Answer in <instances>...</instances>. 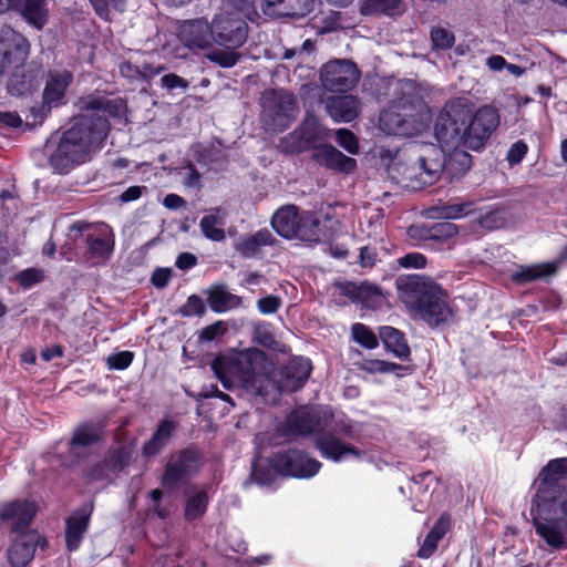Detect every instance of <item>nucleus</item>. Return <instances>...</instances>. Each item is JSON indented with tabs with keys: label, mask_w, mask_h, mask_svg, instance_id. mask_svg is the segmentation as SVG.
<instances>
[{
	"label": "nucleus",
	"mask_w": 567,
	"mask_h": 567,
	"mask_svg": "<svg viewBox=\"0 0 567 567\" xmlns=\"http://www.w3.org/2000/svg\"><path fill=\"white\" fill-rule=\"evenodd\" d=\"M212 370L226 389L231 386L230 377H234L247 393L275 399L281 392L301 389L310 377L312 365L310 360L296 357L280 370H275L265 352L248 349L230 361L215 359Z\"/></svg>",
	"instance_id": "f257e3e1"
},
{
	"label": "nucleus",
	"mask_w": 567,
	"mask_h": 567,
	"mask_svg": "<svg viewBox=\"0 0 567 567\" xmlns=\"http://www.w3.org/2000/svg\"><path fill=\"white\" fill-rule=\"evenodd\" d=\"M533 526L545 544L567 548V457L550 460L534 481Z\"/></svg>",
	"instance_id": "f03ea898"
},
{
	"label": "nucleus",
	"mask_w": 567,
	"mask_h": 567,
	"mask_svg": "<svg viewBox=\"0 0 567 567\" xmlns=\"http://www.w3.org/2000/svg\"><path fill=\"white\" fill-rule=\"evenodd\" d=\"M86 113L74 120L49 155L50 166L66 174L86 161L91 152L101 147L109 133V121L100 111L112 113L113 102L104 96H89L83 101Z\"/></svg>",
	"instance_id": "7ed1b4c3"
},
{
	"label": "nucleus",
	"mask_w": 567,
	"mask_h": 567,
	"mask_svg": "<svg viewBox=\"0 0 567 567\" xmlns=\"http://www.w3.org/2000/svg\"><path fill=\"white\" fill-rule=\"evenodd\" d=\"M498 111L489 105L474 114L466 102L453 100L440 112L434 127L435 138L446 150H482L499 126Z\"/></svg>",
	"instance_id": "20e7f679"
},
{
	"label": "nucleus",
	"mask_w": 567,
	"mask_h": 567,
	"mask_svg": "<svg viewBox=\"0 0 567 567\" xmlns=\"http://www.w3.org/2000/svg\"><path fill=\"white\" fill-rule=\"evenodd\" d=\"M427 107L413 83L400 84V96L391 101L379 118L380 128L389 135L412 137L427 126Z\"/></svg>",
	"instance_id": "39448f33"
},
{
	"label": "nucleus",
	"mask_w": 567,
	"mask_h": 567,
	"mask_svg": "<svg viewBox=\"0 0 567 567\" xmlns=\"http://www.w3.org/2000/svg\"><path fill=\"white\" fill-rule=\"evenodd\" d=\"M35 515V506L31 502H13L2 507L0 520H12L11 532L19 533L8 548V561L11 567H25L34 557L37 546L47 542L33 530H27Z\"/></svg>",
	"instance_id": "423d86ee"
},
{
	"label": "nucleus",
	"mask_w": 567,
	"mask_h": 567,
	"mask_svg": "<svg viewBox=\"0 0 567 567\" xmlns=\"http://www.w3.org/2000/svg\"><path fill=\"white\" fill-rule=\"evenodd\" d=\"M260 121L269 133L287 130L299 113L296 96L285 90L265 91L260 97Z\"/></svg>",
	"instance_id": "0eeeda50"
},
{
	"label": "nucleus",
	"mask_w": 567,
	"mask_h": 567,
	"mask_svg": "<svg viewBox=\"0 0 567 567\" xmlns=\"http://www.w3.org/2000/svg\"><path fill=\"white\" fill-rule=\"evenodd\" d=\"M199 452L186 447L174 454L167 462L162 475V486L174 492L186 485L188 480L198 472Z\"/></svg>",
	"instance_id": "6e6552de"
},
{
	"label": "nucleus",
	"mask_w": 567,
	"mask_h": 567,
	"mask_svg": "<svg viewBox=\"0 0 567 567\" xmlns=\"http://www.w3.org/2000/svg\"><path fill=\"white\" fill-rule=\"evenodd\" d=\"M212 40L219 47L240 48L248 37L247 22L235 12H221L212 21Z\"/></svg>",
	"instance_id": "1a4fd4ad"
},
{
	"label": "nucleus",
	"mask_w": 567,
	"mask_h": 567,
	"mask_svg": "<svg viewBox=\"0 0 567 567\" xmlns=\"http://www.w3.org/2000/svg\"><path fill=\"white\" fill-rule=\"evenodd\" d=\"M359 79L360 71L350 60H332L320 70L321 85L330 92H348L357 85Z\"/></svg>",
	"instance_id": "9d476101"
},
{
	"label": "nucleus",
	"mask_w": 567,
	"mask_h": 567,
	"mask_svg": "<svg viewBox=\"0 0 567 567\" xmlns=\"http://www.w3.org/2000/svg\"><path fill=\"white\" fill-rule=\"evenodd\" d=\"M271 465L277 474L298 478L312 477L321 467L319 461L299 450L277 452L271 457Z\"/></svg>",
	"instance_id": "9b49d317"
},
{
	"label": "nucleus",
	"mask_w": 567,
	"mask_h": 567,
	"mask_svg": "<svg viewBox=\"0 0 567 567\" xmlns=\"http://www.w3.org/2000/svg\"><path fill=\"white\" fill-rule=\"evenodd\" d=\"M395 285L401 301L415 310L432 293L439 292L440 288L432 279L420 275L400 276Z\"/></svg>",
	"instance_id": "f8f14e48"
},
{
	"label": "nucleus",
	"mask_w": 567,
	"mask_h": 567,
	"mask_svg": "<svg viewBox=\"0 0 567 567\" xmlns=\"http://www.w3.org/2000/svg\"><path fill=\"white\" fill-rule=\"evenodd\" d=\"M73 76L71 72L54 71L50 72L43 91V102L40 107H32L34 118L43 120L52 107L63 103L65 92L70 86Z\"/></svg>",
	"instance_id": "ddd939ff"
},
{
	"label": "nucleus",
	"mask_w": 567,
	"mask_h": 567,
	"mask_svg": "<svg viewBox=\"0 0 567 567\" xmlns=\"http://www.w3.org/2000/svg\"><path fill=\"white\" fill-rule=\"evenodd\" d=\"M326 426L320 413L313 409L301 408L291 412L285 423L287 435H309Z\"/></svg>",
	"instance_id": "4468645a"
},
{
	"label": "nucleus",
	"mask_w": 567,
	"mask_h": 567,
	"mask_svg": "<svg viewBox=\"0 0 567 567\" xmlns=\"http://www.w3.org/2000/svg\"><path fill=\"white\" fill-rule=\"evenodd\" d=\"M0 53L6 56L9 66H19L24 63L30 53L29 41L20 33L8 28L1 33Z\"/></svg>",
	"instance_id": "2eb2a0df"
},
{
	"label": "nucleus",
	"mask_w": 567,
	"mask_h": 567,
	"mask_svg": "<svg viewBox=\"0 0 567 567\" xmlns=\"http://www.w3.org/2000/svg\"><path fill=\"white\" fill-rule=\"evenodd\" d=\"M93 512V503L81 505L65 523V542L69 550L79 548L84 534L86 533Z\"/></svg>",
	"instance_id": "dca6fc26"
},
{
	"label": "nucleus",
	"mask_w": 567,
	"mask_h": 567,
	"mask_svg": "<svg viewBox=\"0 0 567 567\" xmlns=\"http://www.w3.org/2000/svg\"><path fill=\"white\" fill-rule=\"evenodd\" d=\"M416 311L424 321L434 327L449 322L453 317V311L446 302V295L441 287L439 292L432 293L416 308Z\"/></svg>",
	"instance_id": "f3484780"
},
{
	"label": "nucleus",
	"mask_w": 567,
	"mask_h": 567,
	"mask_svg": "<svg viewBox=\"0 0 567 567\" xmlns=\"http://www.w3.org/2000/svg\"><path fill=\"white\" fill-rule=\"evenodd\" d=\"M212 23L206 19L184 21L178 30L179 40L188 48L205 49L212 40Z\"/></svg>",
	"instance_id": "a211bd4d"
},
{
	"label": "nucleus",
	"mask_w": 567,
	"mask_h": 567,
	"mask_svg": "<svg viewBox=\"0 0 567 567\" xmlns=\"http://www.w3.org/2000/svg\"><path fill=\"white\" fill-rule=\"evenodd\" d=\"M315 445L323 457L339 462L347 455L361 456V452L351 444L341 441L334 432L326 431L315 437Z\"/></svg>",
	"instance_id": "6ab92c4d"
},
{
	"label": "nucleus",
	"mask_w": 567,
	"mask_h": 567,
	"mask_svg": "<svg viewBox=\"0 0 567 567\" xmlns=\"http://www.w3.org/2000/svg\"><path fill=\"white\" fill-rule=\"evenodd\" d=\"M361 103L354 95H332L327 97L324 109L337 123H348L358 117Z\"/></svg>",
	"instance_id": "aec40b11"
},
{
	"label": "nucleus",
	"mask_w": 567,
	"mask_h": 567,
	"mask_svg": "<svg viewBox=\"0 0 567 567\" xmlns=\"http://www.w3.org/2000/svg\"><path fill=\"white\" fill-rule=\"evenodd\" d=\"M313 0H267L262 12L269 17H305L313 10Z\"/></svg>",
	"instance_id": "412c9836"
},
{
	"label": "nucleus",
	"mask_w": 567,
	"mask_h": 567,
	"mask_svg": "<svg viewBox=\"0 0 567 567\" xmlns=\"http://www.w3.org/2000/svg\"><path fill=\"white\" fill-rule=\"evenodd\" d=\"M313 158L326 167L341 173H352L357 167V161L341 153L330 144L321 145L313 151Z\"/></svg>",
	"instance_id": "4be33fe9"
},
{
	"label": "nucleus",
	"mask_w": 567,
	"mask_h": 567,
	"mask_svg": "<svg viewBox=\"0 0 567 567\" xmlns=\"http://www.w3.org/2000/svg\"><path fill=\"white\" fill-rule=\"evenodd\" d=\"M419 168V176L422 186H430L437 182L444 169V161L441 154V150L435 147L426 148L424 154H421L416 158Z\"/></svg>",
	"instance_id": "5701e85b"
},
{
	"label": "nucleus",
	"mask_w": 567,
	"mask_h": 567,
	"mask_svg": "<svg viewBox=\"0 0 567 567\" xmlns=\"http://www.w3.org/2000/svg\"><path fill=\"white\" fill-rule=\"evenodd\" d=\"M419 168L416 159L410 162L398 159L389 165L388 174L394 183L403 188L419 190L423 188Z\"/></svg>",
	"instance_id": "b1692460"
},
{
	"label": "nucleus",
	"mask_w": 567,
	"mask_h": 567,
	"mask_svg": "<svg viewBox=\"0 0 567 567\" xmlns=\"http://www.w3.org/2000/svg\"><path fill=\"white\" fill-rule=\"evenodd\" d=\"M276 238L270 230L264 228L251 235L239 237L234 243V249L246 259L257 257L261 249L266 246H271Z\"/></svg>",
	"instance_id": "393cba45"
},
{
	"label": "nucleus",
	"mask_w": 567,
	"mask_h": 567,
	"mask_svg": "<svg viewBox=\"0 0 567 567\" xmlns=\"http://www.w3.org/2000/svg\"><path fill=\"white\" fill-rule=\"evenodd\" d=\"M44 76L41 66L30 69L24 73H13L8 82V91L13 96L31 94L39 89Z\"/></svg>",
	"instance_id": "a878e982"
},
{
	"label": "nucleus",
	"mask_w": 567,
	"mask_h": 567,
	"mask_svg": "<svg viewBox=\"0 0 567 567\" xmlns=\"http://www.w3.org/2000/svg\"><path fill=\"white\" fill-rule=\"evenodd\" d=\"M25 21L41 30L49 20L48 0H14V7Z\"/></svg>",
	"instance_id": "bb28decb"
},
{
	"label": "nucleus",
	"mask_w": 567,
	"mask_h": 567,
	"mask_svg": "<svg viewBox=\"0 0 567 567\" xmlns=\"http://www.w3.org/2000/svg\"><path fill=\"white\" fill-rule=\"evenodd\" d=\"M340 288L343 296L360 301L367 307H374L382 299L381 289L373 284L349 281L341 285Z\"/></svg>",
	"instance_id": "cd10ccee"
},
{
	"label": "nucleus",
	"mask_w": 567,
	"mask_h": 567,
	"mask_svg": "<svg viewBox=\"0 0 567 567\" xmlns=\"http://www.w3.org/2000/svg\"><path fill=\"white\" fill-rule=\"evenodd\" d=\"M301 214L295 205H287L279 208L271 218V226L278 235L292 239L296 237V226Z\"/></svg>",
	"instance_id": "c85d7f7f"
},
{
	"label": "nucleus",
	"mask_w": 567,
	"mask_h": 567,
	"mask_svg": "<svg viewBox=\"0 0 567 567\" xmlns=\"http://www.w3.org/2000/svg\"><path fill=\"white\" fill-rule=\"evenodd\" d=\"M175 429L176 424L174 421L163 420L151 439L143 445L142 455L145 457L157 455L166 446Z\"/></svg>",
	"instance_id": "c756f323"
},
{
	"label": "nucleus",
	"mask_w": 567,
	"mask_h": 567,
	"mask_svg": "<svg viewBox=\"0 0 567 567\" xmlns=\"http://www.w3.org/2000/svg\"><path fill=\"white\" fill-rule=\"evenodd\" d=\"M297 239L306 243H319L323 237L321 221L315 214L305 212L296 226Z\"/></svg>",
	"instance_id": "7c9ffc66"
},
{
	"label": "nucleus",
	"mask_w": 567,
	"mask_h": 567,
	"mask_svg": "<svg viewBox=\"0 0 567 567\" xmlns=\"http://www.w3.org/2000/svg\"><path fill=\"white\" fill-rule=\"evenodd\" d=\"M207 301L214 312H226L240 306V297L229 292L225 286H212L206 291Z\"/></svg>",
	"instance_id": "2f4dec72"
},
{
	"label": "nucleus",
	"mask_w": 567,
	"mask_h": 567,
	"mask_svg": "<svg viewBox=\"0 0 567 567\" xmlns=\"http://www.w3.org/2000/svg\"><path fill=\"white\" fill-rule=\"evenodd\" d=\"M379 336L386 350L391 351L399 359H405L410 355V348L401 331L393 327H381Z\"/></svg>",
	"instance_id": "473e14b6"
},
{
	"label": "nucleus",
	"mask_w": 567,
	"mask_h": 567,
	"mask_svg": "<svg viewBox=\"0 0 567 567\" xmlns=\"http://www.w3.org/2000/svg\"><path fill=\"white\" fill-rule=\"evenodd\" d=\"M360 4V11L364 16L386 14L393 17L405 11L403 0H361Z\"/></svg>",
	"instance_id": "72a5a7b5"
},
{
	"label": "nucleus",
	"mask_w": 567,
	"mask_h": 567,
	"mask_svg": "<svg viewBox=\"0 0 567 567\" xmlns=\"http://www.w3.org/2000/svg\"><path fill=\"white\" fill-rule=\"evenodd\" d=\"M101 426L92 423L79 425L69 443L70 451L76 452L78 447H87L96 443L101 437Z\"/></svg>",
	"instance_id": "f704fd0d"
},
{
	"label": "nucleus",
	"mask_w": 567,
	"mask_h": 567,
	"mask_svg": "<svg viewBox=\"0 0 567 567\" xmlns=\"http://www.w3.org/2000/svg\"><path fill=\"white\" fill-rule=\"evenodd\" d=\"M224 216L220 208H214L213 213L205 215L199 223L203 235L213 241H223L226 237L224 225Z\"/></svg>",
	"instance_id": "c9c22d12"
},
{
	"label": "nucleus",
	"mask_w": 567,
	"mask_h": 567,
	"mask_svg": "<svg viewBox=\"0 0 567 567\" xmlns=\"http://www.w3.org/2000/svg\"><path fill=\"white\" fill-rule=\"evenodd\" d=\"M192 494L186 501L184 516L188 522L197 520L206 513L208 506V494L206 491L190 489Z\"/></svg>",
	"instance_id": "e433bc0d"
},
{
	"label": "nucleus",
	"mask_w": 567,
	"mask_h": 567,
	"mask_svg": "<svg viewBox=\"0 0 567 567\" xmlns=\"http://www.w3.org/2000/svg\"><path fill=\"white\" fill-rule=\"evenodd\" d=\"M443 152H452V154L444 161V169L451 175H464L472 165L471 155L464 150H446L441 146V154Z\"/></svg>",
	"instance_id": "4c0bfd02"
},
{
	"label": "nucleus",
	"mask_w": 567,
	"mask_h": 567,
	"mask_svg": "<svg viewBox=\"0 0 567 567\" xmlns=\"http://www.w3.org/2000/svg\"><path fill=\"white\" fill-rule=\"evenodd\" d=\"M555 272V267L550 265H537L529 267H520L512 274L511 278L516 284H527L536 279Z\"/></svg>",
	"instance_id": "58836bf2"
},
{
	"label": "nucleus",
	"mask_w": 567,
	"mask_h": 567,
	"mask_svg": "<svg viewBox=\"0 0 567 567\" xmlns=\"http://www.w3.org/2000/svg\"><path fill=\"white\" fill-rule=\"evenodd\" d=\"M85 243L89 252L94 257L105 258L111 255L114 248V241L111 236L106 233L93 236L87 234L85 236Z\"/></svg>",
	"instance_id": "ea45409f"
},
{
	"label": "nucleus",
	"mask_w": 567,
	"mask_h": 567,
	"mask_svg": "<svg viewBox=\"0 0 567 567\" xmlns=\"http://www.w3.org/2000/svg\"><path fill=\"white\" fill-rule=\"evenodd\" d=\"M473 203L442 204L433 207L431 210L434 217L444 219H454L467 215L472 209Z\"/></svg>",
	"instance_id": "a19ab883"
},
{
	"label": "nucleus",
	"mask_w": 567,
	"mask_h": 567,
	"mask_svg": "<svg viewBox=\"0 0 567 567\" xmlns=\"http://www.w3.org/2000/svg\"><path fill=\"white\" fill-rule=\"evenodd\" d=\"M237 49L238 48L213 49L206 54V58L221 68H231L236 65L241 56L240 53L237 52Z\"/></svg>",
	"instance_id": "79ce46f5"
},
{
	"label": "nucleus",
	"mask_w": 567,
	"mask_h": 567,
	"mask_svg": "<svg viewBox=\"0 0 567 567\" xmlns=\"http://www.w3.org/2000/svg\"><path fill=\"white\" fill-rule=\"evenodd\" d=\"M276 473L277 472L271 465V461L268 465H264L259 460H257L252 463L250 477L245 482V485H248L250 481L261 486L270 485L276 477Z\"/></svg>",
	"instance_id": "37998d69"
},
{
	"label": "nucleus",
	"mask_w": 567,
	"mask_h": 567,
	"mask_svg": "<svg viewBox=\"0 0 567 567\" xmlns=\"http://www.w3.org/2000/svg\"><path fill=\"white\" fill-rule=\"evenodd\" d=\"M432 48L434 50H449L455 42L454 33L442 25H434L430 31Z\"/></svg>",
	"instance_id": "c03bdc74"
},
{
	"label": "nucleus",
	"mask_w": 567,
	"mask_h": 567,
	"mask_svg": "<svg viewBox=\"0 0 567 567\" xmlns=\"http://www.w3.org/2000/svg\"><path fill=\"white\" fill-rule=\"evenodd\" d=\"M352 337L355 342L368 349L378 347V338L367 326L362 323H354L351 329Z\"/></svg>",
	"instance_id": "a18cd8bd"
},
{
	"label": "nucleus",
	"mask_w": 567,
	"mask_h": 567,
	"mask_svg": "<svg viewBox=\"0 0 567 567\" xmlns=\"http://www.w3.org/2000/svg\"><path fill=\"white\" fill-rule=\"evenodd\" d=\"M458 233L455 224L450 221H441L431 226V240L445 241L454 237Z\"/></svg>",
	"instance_id": "49530a36"
},
{
	"label": "nucleus",
	"mask_w": 567,
	"mask_h": 567,
	"mask_svg": "<svg viewBox=\"0 0 567 567\" xmlns=\"http://www.w3.org/2000/svg\"><path fill=\"white\" fill-rule=\"evenodd\" d=\"M178 313L182 317H202L206 313V305L199 296L192 295L187 298L186 303L178 309Z\"/></svg>",
	"instance_id": "de8ad7c7"
},
{
	"label": "nucleus",
	"mask_w": 567,
	"mask_h": 567,
	"mask_svg": "<svg viewBox=\"0 0 567 567\" xmlns=\"http://www.w3.org/2000/svg\"><path fill=\"white\" fill-rule=\"evenodd\" d=\"M337 142L350 154L359 153V143L357 136L348 128H339L336 132Z\"/></svg>",
	"instance_id": "09e8293b"
},
{
	"label": "nucleus",
	"mask_w": 567,
	"mask_h": 567,
	"mask_svg": "<svg viewBox=\"0 0 567 567\" xmlns=\"http://www.w3.org/2000/svg\"><path fill=\"white\" fill-rule=\"evenodd\" d=\"M118 70L121 75L130 81H145L151 74L147 71H142L140 66L134 65L130 61L120 63Z\"/></svg>",
	"instance_id": "8fccbe9b"
},
{
	"label": "nucleus",
	"mask_w": 567,
	"mask_h": 567,
	"mask_svg": "<svg viewBox=\"0 0 567 567\" xmlns=\"http://www.w3.org/2000/svg\"><path fill=\"white\" fill-rule=\"evenodd\" d=\"M130 453L124 449H117L110 454L105 464L111 471L116 472L123 470L127 465Z\"/></svg>",
	"instance_id": "3c124183"
},
{
	"label": "nucleus",
	"mask_w": 567,
	"mask_h": 567,
	"mask_svg": "<svg viewBox=\"0 0 567 567\" xmlns=\"http://www.w3.org/2000/svg\"><path fill=\"white\" fill-rule=\"evenodd\" d=\"M134 353L131 351H122L107 357V367L112 370H124L133 361Z\"/></svg>",
	"instance_id": "603ef678"
},
{
	"label": "nucleus",
	"mask_w": 567,
	"mask_h": 567,
	"mask_svg": "<svg viewBox=\"0 0 567 567\" xmlns=\"http://www.w3.org/2000/svg\"><path fill=\"white\" fill-rule=\"evenodd\" d=\"M362 368L370 373H389L394 372L401 367L396 363L384 360H369L363 363Z\"/></svg>",
	"instance_id": "864d4df0"
},
{
	"label": "nucleus",
	"mask_w": 567,
	"mask_h": 567,
	"mask_svg": "<svg viewBox=\"0 0 567 567\" xmlns=\"http://www.w3.org/2000/svg\"><path fill=\"white\" fill-rule=\"evenodd\" d=\"M396 262L403 268L421 269L426 266V257L420 252H409L398 258Z\"/></svg>",
	"instance_id": "5fc2aeb1"
},
{
	"label": "nucleus",
	"mask_w": 567,
	"mask_h": 567,
	"mask_svg": "<svg viewBox=\"0 0 567 567\" xmlns=\"http://www.w3.org/2000/svg\"><path fill=\"white\" fill-rule=\"evenodd\" d=\"M255 339L266 348L271 350H281L279 342L275 339L267 327H257L255 330Z\"/></svg>",
	"instance_id": "6e6d98bb"
},
{
	"label": "nucleus",
	"mask_w": 567,
	"mask_h": 567,
	"mask_svg": "<svg viewBox=\"0 0 567 567\" xmlns=\"http://www.w3.org/2000/svg\"><path fill=\"white\" fill-rule=\"evenodd\" d=\"M17 279L23 288H30L43 279V272L35 268H29L19 272Z\"/></svg>",
	"instance_id": "4d7b16f0"
},
{
	"label": "nucleus",
	"mask_w": 567,
	"mask_h": 567,
	"mask_svg": "<svg viewBox=\"0 0 567 567\" xmlns=\"http://www.w3.org/2000/svg\"><path fill=\"white\" fill-rule=\"evenodd\" d=\"M527 150L525 142L517 141L509 147L506 158L511 165L519 164L526 155Z\"/></svg>",
	"instance_id": "13d9d810"
},
{
	"label": "nucleus",
	"mask_w": 567,
	"mask_h": 567,
	"mask_svg": "<svg viewBox=\"0 0 567 567\" xmlns=\"http://www.w3.org/2000/svg\"><path fill=\"white\" fill-rule=\"evenodd\" d=\"M301 133L307 142H312L319 133L318 120L312 115H308L302 123Z\"/></svg>",
	"instance_id": "bf43d9fd"
},
{
	"label": "nucleus",
	"mask_w": 567,
	"mask_h": 567,
	"mask_svg": "<svg viewBox=\"0 0 567 567\" xmlns=\"http://www.w3.org/2000/svg\"><path fill=\"white\" fill-rule=\"evenodd\" d=\"M226 327L223 321H217L213 324L205 327L200 333L199 339L203 341H213L218 336H223L226 332Z\"/></svg>",
	"instance_id": "052dcab7"
},
{
	"label": "nucleus",
	"mask_w": 567,
	"mask_h": 567,
	"mask_svg": "<svg viewBox=\"0 0 567 567\" xmlns=\"http://www.w3.org/2000/svg\"><path fill=\"white\" fill-rule=\"evenodd\" d=\"M161 82H162V85L169 91L175 90V89H181V90L185 91L188 87V82L184 78H182L175 73H169V74L164 75L161 79Z\"/></svg>",
	"instance_id": "680f3d73"
},
{
	"label": "nucleus",
	"mask_w": 567,
	"mask_h": 567,
	"mask_svg": "<svg viewBox=\"0 0 567 567\" xmlns=\"http://www.w3.org/2000/svg\"><path fill=\"white\" fill-rule=\"evenodd\" d=\"M281 305V300L276 296H267L258 300L257 306L261 313H275Z\"/></svg>",
	"instance_id": "e2e57ef3"
},
{
	"label": "nucleus",
	"mask_w": 567,
	"mask_h": 567,
	"mask_svg": "<svg viewBox=\"0 0 567 567\" xmlns=\"http://www.w3.org/2000/svg\"><path fill=\"white\" fill-rule=\"evenodd\" d=\"M125 0H90L96 14L103 19L109 17V3H113L114 8L120 9Z\"/></svg>",
	"instance_id": "0e129e2a"
},
{
	"label": "nucleus",
	"mask_w": 567,
	"mask_h": 567,
	"mask_svg": "<svg viewBox=\"0 0 567 567\" xmlns=\"http://www.w3.org/2000/svg\"><path fill=\"white\" fill-rule=\"evenodd\" d=\"M172 276V269L169 268H157L154 270L151 282L158 289L167 286Z\"/></svg>",
	"instance_id": "69168bd1"
},
{
	"label": "nucleus",
	"mask_w": 567,
	"mask_h": 567,
	"mask_svg": "<svg viewBox=\"0 0 567 567\" xmlns=\"http://www.w3.org/2000/svg\"><path fill=\"white\" fill-rule=\"evenodd\" d=\"M439 540L440 539L435 537L432 533H429L421 548L419 549V557L429 558L436 549Z\"/></svg>",
	"instance_id": "338daca9"
},
{
	"label": "nucleus",
	"mask_w": 567,
	"mask_h": 567,
	"mask_svg": "<svg viewBox=\"0 0 567 567\" xmlns=\"http://www.w3.org/2000/svg\"><path fill=\"white\" fill-rule=\"evenodd\" d=\"M451 527V516L449 514H442L436 520L433 528L430 530L435 537L442 539Z\"/></svg>",
	"instance_id": "774afa93"
}]
</instances>
